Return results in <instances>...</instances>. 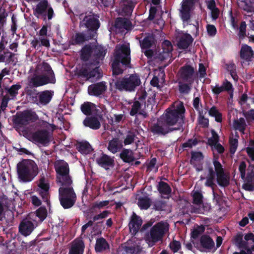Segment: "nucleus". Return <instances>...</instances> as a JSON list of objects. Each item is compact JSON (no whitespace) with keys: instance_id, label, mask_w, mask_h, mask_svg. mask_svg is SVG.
I'll return each mask as SVG.
<instances>
[{"instance_id":"bf43d9fd","label":"nucleus","mask_w":254,"mask_h":254,"mask_svg":"<svg viewBox=\"0 0 254 254\" xmlns=\"http://www.w3.org/2000/svg\"><path fill=\"white\" fill-rule=\"evenodd\" d=\"M192 203L194 204L200 205L203 203V195L200 192L195 191L192 195Z\"/></svg>"},{"instance_id":"f257e3e1","label":"nucleus","mask_w":254,"mask_h":254,"mask_svg":"<svg viewBox=\"0 0 254 254\" xmlns=\"http://www.w3.org/2000/svg\"><path fill=\"white\" fill-rule=\"evenodd\" d=\"M130 50L129 45L123 44L117 49L112 64L113 75L115 76L111 86L114 84L116 90L120 92H131L135 90L140 83L139 76L136 74H131L124 77H117L116 76L123 73L124 70L131 67Z\"/></svg>"},{"instance_id":"a878e982","label":"nucleus","mask_w":254,"mask_h":254,"mask_svg":"<svg viewBox=\"0 0 254 254\" xmlns=\"http://www.w3.org/2000/svg\"><path fill=\"white\" fill-rule=\"evenodd\" d=\"M123 141L118 137L113 138L108 142V149L113 154L119 152L123 148Z\"/></svg>"},{"instance_id":"f704fd0d","label":"nucleus","mask_w":254,"mask_h":254,"mask_svg":"<svg viewBox=\"0 0 254 254\" xmlns=\"http://www.w3.org/2000/svg\"><path fill=\"white\" fill-rule=\"evenodd\" d=\"M193 83V82H191V81H179L178 90L180 93L184 95L190 93L192 89Z\"/></svg>"},{"instance_id":"2eb2a0df","label":"nucleus","mask_w":254,"mask_h":254,"mask_svg":"<svg viewBox=\"0 0 254 254\" xmlns=\"http://www.w3.org/2000/svg\"><path fill=\"white\" fill-rule=\"evenodd\" d=\"M193 244L200 252H210L214 247L215 243L211 237L208 235H202L199 239V247L198 244Z\"/></svg>"},{"instance_id":"774afa93","label":"nucleus","mask_w":254,"mask_h":254,"mask_svg":"<svg viewBox=\"0 0 254 254\" xmlns=\"http://www.w3.org/2000/svg\"><path fill=\"white\" fill-rule=\"evenodd\" d=\"M243 115L248 122L254 121V109H251L248 111L244 112Z\"/></svg>"},{"instance_id":"aec40b11","label":"nucleus","mask_w":254,"mask_h":254,"mask_svg":"<svg viewBox=\"0 0 254 254\" xmlns=\"http://www.w3.org/2000/svg\"><path fill=\"white\" fill-rule=\"evenodd\" d=\"M96 162L99 166L106 170L114 166V157H111L103 153L100 157L96 159Z\"/></svg>"},{"instance_id":"864d4df0","label":"nucleus","mask_w":254,"mask_h":254,"mask_svg":"<svg viewBox=\"0 0 254 254\" xmlns=\"http://www.w3.org/2000/svg\"><path fill=\"white\" fill-rule=\"evenodd\" d=\"M78 77H83L86 80L89 79V67L87 65L82 66L77 71Z\"/></svg>"},{"instance_id":"4be33fe9","label":"nucleus","mask_w":254,"mask_h":254,"mask_svg":"<svg viewBox=\"0 0 254 254\" xmlns=\"http://www.w3.org/2000/svg\"><path fill=\"white\" fill-rule=\"evenodd\" d=\"M33 219L36 220L37 224L42 222L47 216V210L45 206H41L35 212L28 214Z\"/></svg>"},{"instance_id":"69168bd1","label":"nucleus","mask_w":254,"mask_h":254,"mask_svg":"<svg viewBox=\"0 0 254 254\" xmlns=\"http://www.w3.org/2000/svg\"><path fill=\"white\" fill-rule=\"evenodd\" d=\"M230 152L234 154L238 147V140L236 138H231L230 139Z\"/></svg>"},{"instance_id":"a19ab883","label":"nucleus","mask_w":254,"mask_h":254,"mask_svg":"<svg viewBox=\"0 0 254 254\" xmlns=\"http://www.w3.org/2000/svg\"><path fill=\"white\" fill-rule=\"evenodd\" d=\"M233 126L236 130H238L244 134L247 125L244 118H240L239 120L234 121Z\"/></svg>"},{"instance_id":"680f3d73","label":"nucleus","mask_w":254,"mask_h":254,"mask_svg":"<svg viewBox=\"0 0 254 254\" xmlns=\"http://www.w3.org/2000/svg\"><path fill=\"white\" fill-rule=\"evenodd\" d=\"M212 137L208 139V143L210 145L213 146L214 144L218 143L219 141V136L214 130H211Z\"/></svg>"},{"instance_id":"052dcab7","label":"nucleus","mask_w":254,"mask_h":254,"mask_svg":"<svg viewBox=\"0 0 254 254\" xmlns=\"http://www.w3.org/2000/svg\"><path fill=\"white\" fill-rule=\"evenodd\" d=\"M22 87L19 84L12 85L8 89V93L11 97H15L18 94V91Z\"/></svg>"},{"instance_id":"2f4dec72","label":"nucleus","mask_w":254,"mask_h":254,"mask_svg":"<svg viewBox=\"0 0 254 254\" xmlns=\"http://www.w3.org/2000/svg\"><path fill=\"white\" fill-rule=\"evenodd\" d=\"M76 149L82 154H88L93 150L91 145L86 141L77 142L76 144Z\"/></svg>"},{"instance_id":"20e7f679","label":"nucleus","mask_w":254,"mask_h":254,"mask_svg":"<svg viewBox=\"0 0 254 254\" xmlns=\"http://www.w3.org/2000/svg\"><path fill=\"white\" fill-rule=\"evenodd\" d=\"M18 179L23 182L32 181L38 175V166L34 161L23 159L17 164Z\"/></svg>"},{"instance_id":"338daca9","label":"nucleus","mask_w":254,"mask_h":254,"mask_svg":"<svg viewBox=\"0 0 254 254\" xmlns=\"http://www.w3.org/2000/svg\"><path fill=\"white\" fill-rule=\"evenodd\" d=\"M163 52L169 53L172 51L173 46L171 42L169 40H164L162 43Z\"/></svg>"},{"instance_id":"9d476101","label":"nucleus","mask_w":254,"mask_h":254,"mask_svg":"<svg viewBox=\"0 0 254 254\" xmlns=\"http://www.w3.org/2000/svg\"><path fill=\"white\" fill-rule=\"evenodd\" d=\"M99 16L97 14L86 15L82 21L80 23V26L83 25L89 30V33L92 34L95 37L97 36V31L100 26L99 20Z\"/></svg>"},{"instance_id":"473e14b6","label":"nucleus","mask_w":254,"mask_h":254,"mask_svg":"<svg viewBox=\"0 0 254 254\" xmlns=\"http://www.w3.org/2000/svg\"><path fill=\"white\" fill-rule=\"evenodd\" d=\"M120 157L124 162L128 163L133 162L135 159L133 152L130 149L124 148L120 154Z\"/></svg>"},{"instance_id":"7ed1b4c3","label":"nucleus","mask_w":254,"mask_h":254,"mask_svg":"<svg viewBox=\"0 0 254 254\" xmlns=\"http://www.w3.org/2000/svg\"><path fill=\"white\" fill-rule=\"evenodd\" d=\"M106 53L107 49L102 45L88 44L82 48L80 57L84 62L90 60L91 64L98 65L104 60Z\"/></svg>"},{"instance_id":"ea45409f","label":"nucleus","mask_w":254,"mask_h":254,"mask_svg":"<svg viewBox=\"0 0 254 254\" xmlns=\"http://www.w3.org/2000/svg\"><path fill=\"white\" fill-rule=\"evenodd\" d=\"M22 112L28 124L31 123H34L38 120V116L34 111L31 110H26Z\"/></svg>"},{"instance_id":"72a5a7b5","label":"nucleus","mask_w":254,"mask_h":254,"mask_svg":"<svg viewBox=\"0 0 254 254\" xmlns=\"http://www.w3.org/2000/svg\"><path fill=\"white\" fill-rule=\"evenodd\" d=\"M84 248V243L82 240L75 242L71 245L69 254H83Z\"/></svg>"},{"instance_id":"b1692460","label":"nucleus","mask_w":254,"mask_h":254,"mask_svg":"<svg viewBox=\"0 0 254 254\" xmlns=\"http://www.w3.org/2000/svg\"><path fill=\"white\" fill-rule=\"evenodd\" d=\"M232 88V83L225 79L221 86L216 84L215 86L211 85L212 93L215 95H219L221 93L229 91Z\"/></svg>"},{"instance_id":"f3484780","label":"nucleus","mask_w":254,"mask_h":254,"mask_svg":"<svg viewBox=\"0 0 254 254\" xmlns=\"http://www.w3.org/2000/svg\"><path fill=\"white\" fill-rule=\"evenodd\" d=\"M142 224L141 218L133 212L128 224L129 231L132 235L134 236L137 233Z\"/></svg>"},{"instance_id":"0eeeda50","label":"nucleus","mask_w":254,"mask_h":254,"mask_svg":"<svg viewBox=\"0 0 254 254\" xmlns=\"http://www.w3.org/2000/svg\"><path fill=\"white\" fill-rule=\"evenodd\" d=\"M56 172V181L60 185H72L71 177L69 175V167L63 160L57 161L54 165Z\"/></svg>"},{"instance_id":"de8ad7c7","label":"nucleus","mask_w":254,"mask_h":254,"mask_svg":"<svg viewBox=\"0 0 254 254\" xmlns=\"http://www.w3.org/2000/svg\"><path fill=\"white\" fill-rule=\"evenodd\" d=\"M142 105L141 103L139 101H134L133 104L131 105V109L129 111V115L131 116H136L135 121L137 119V115L141 110Z\"/></svg>"},{"instance_id":"7c9ffc66","label":"nucleus","mask_w":254,"mask_h":254,"mask_svg":"<svg viewBox=\"0 0 254 254\" xmlns=\"http://www.w3.org/2000/svg\"><path fill=\"white\" fill-rule=\"evenodd\" d=\"M12 122L15 127L18 128L29 125L22 112L17 113L13 116Z\"/></svg>"},{"instance_id":"f8f14e48","label":"nucleus","mask_w":254,"mask_h":254,"mask_svg":"<svg viewBox=\"0 0 254 254\" xmlns=\"http://www.w3.org/2000/svg\"><path fill=\"white\" fill-rule=\"evenodd\" d=\"M199 1L195 0H183L180 10V15L183 22H188L191 17V13L194 8L195 4Z\"/></svg>"},{"instance_id":"79ce46f5","label":"nucleus","mask_w":254,"mask_h":254,"mask_svg":"<svg viewBox=\"0 0 254 254\" xmlns=\"http://www.w3.org/2000/svg\"><path fill=\"white\" fill-rule=\"evenodd\" d=\"M157 190L160 193L164 195H168L171 192V188L166 182L160 181L157 186Z\"/></svg>"},{"instance_id":"3c124183","label":"nucleus","mask_w":254,"mask_h":254,"mask_svg":"<svg viewBox=\"0 0 254 254\" xmlns=\"http://www.w3.org/2000/svg\"><path fill=\"white\" fill-rule=\"evenodd\" d=\"M216 174H207L206 177V182H205V186L207 187H210L212 190H214L216 186L215 184Z\"/></svg>"},{"instance_id":"cd10ccee","label":"nucleus","mask_w":254,"mask_h":254,"mask_svg":"<svg viewBox=\"0 0 254 254\" xmlns=\"http://www.w3.org/2000/svg\"><path fill=\"white\" fill-rule=\"evenodd\" d=\"M240 55L242 59L250 62L254 57V53L250 46L247 45H244L241 47Z\"/></svg>"},{"instance_id":"412c9836","label":"nucleus","mask_w":254,"mask_h":254,"mask_svg":"<svg viewBox=\"0 0 254 254\" xmlns=\"http://www.w3.org/2000/svg\"><path fill=\"white\" fill-rule=\"evenodd\" d=\"M193 38L190 34L185 33L178 38L177 46L180 49L186 50L192 44Z\"/></svg>"},{"instance_id":"ddd939ff","label":"nucleus","mask_w":254,"mask_h":254,"mask_svg":"<svg viewBox=\"0 0 254 254\" xmlns=\"http://www.w3.org/2000/svg\"><path fill=\"white\" fill-rule=\"evenodd\" d=\"M37 187V191L41 196L43 201L46 202L48 206L49 205L50 183L49 180L46 179L44 176H41L38 181Z\"/></svg>"},{"instance_id":"4c0bfd02","label":"nucleus","mask_w":254,"mask_h":254,"mask_svg":"<svg viewBox=\"0 0 254 254\" xmlns=\"http://www.w3.org/2000/svg\"><path fill=\"white\" fill-rule=\"evenodd\" d=\"M25 94L29 101L34 104H37L39 94L36 89L27 87L25 89Z\"/></svg>"},{"instance_id":"e2e57ef3","label":"nucleus","mask_w":254,"mask_h":254,"mask_svg":"<svg viewBox=\"0 0 254 254\" xmlns=\"http://www.w3.org/2000/svg\"><path fill=\"white\" fill-rule=\"evenodd\" d=\"M170 249L174 253L178 252L181 248V243L175 240H173L169 244Z\"/></svg>"},{"instance_id":"a211bd4d","label":"nucleus","mask_w":254,"mask_h":254,"mask_svg":"<svg viewBox=\"0 0 254 254\" xmlns=\"http://www.w3.org/2000/svg\"><path fill=\"white\" fill-rule=\"evenodd\" d=\"M95 37L92 34L89 33V30H85L82 32L76 33L71 40V44L73 45H81L85 42L94 39Z\"/></svg>"},{"instance_id":"49530a36","label":"nucleus","mask_w":254,"mask_h":254,"mask_svg":"<svg viewBox=\"0 0 254 254\" xmlns=\"http://www.w3.org/2000/svg\"><path fill=\"white\" fill-rule=\"evenodd\" d=\"M226 70L230 72L231 76L234 81H238V76L236 72V65L232 62L225 64Z\"/></svg>"},{"instance_id":"c85d7f7f","label":"nucleus","mask_w":254,"mask_h":254,"mask_svg":"<svg viewBox=\"0 0 254 254\" xmlns=\"http://www.w3.org/2000/svg\"><path fill=\"white\" fill-rule=\"evenodd\" d=\"M109 250L110 245L105 238L100 237L96 239L95 251L97 253H100Z\"/></svg>"},{"instance_id":"603ef678","label":"nucleus","mask_w":254,"mask_h":254,"mask_svg":"<svg viewBox=\"0 0 254 254\" xmlns=\"http://www.w3.org/2000/svg\"><path fill=\"white\" fill-rule=\"evenodd\" d=\"M205 231V227L203 225H198L194 228L191 232V237L196 239Z\"/></svg>"},{"instance_id":"423d86ee","label":"nucleus","mask_w":254,"mask_h":254,"mask_svg":"<svg viewBox=\"0 0 254 254\" xmlns=\"http://www.w3.org/2000/svg\"><path fill=\"white\" fill-rule=\"evenodd\" d=\"M59 199L61 205L64 209L72 207L76 200V195L72 185H60Z\"/></svg>"},{"instance_id":"c03bdc74","label":"nucleus","mask_w":254,"mask_h":254,"mask_svg":"<svg viewBox=\"0 0 254 254\" xmlns=\"http://www.w3.org/2000/svg\"><path fill=\"white\" fill-rule=\"evenodd\" d=\"M151 204V200L147 196L139 197L138 199L137 205L141 209H147Z\"/></svg>"},{"instance_id":"6e6d98bb","label":"nucleus","mask_w":254,"mask_h":254,"mask_svg":"<svg viewBox=\"0 0 254 254\" xmlns=\"http://www.w3.org/2000/svg\"><path fill=\"white\" fill-rule=\"evenodd\" d=\"M136 136V134L134 131H129L124 141L125 145H127L132 143L135 140Z\"/></svg>"},{"instance_id":"9b49d317","label":"nucleus","mask_w":254,"mask_h":254,"mask_svg":"<svg viewBox=\"0 0 254 254\" xmlns=\"http://www.w3.org/2000/svg\"><path fill=\"white\" fill-rule=\"evenodd\" d=\"M36 220L33 219L29 214L20 222L18 230L21 235L25 237L29 236L38 226Z\"/></svg>"},{"instance_id":"5fc2aeb1","label":"nucleus","mask_w":254,"mask_h":254,"mask_svg":"<svg viewBox=\"0 0 254 254\" xmlns=\"http://www.w3.org/2000/svg\"><path fill=\"white\" fill-rule=\"evenodd\" d=\"M218 157L217 158H214L213 160V164L214 167L215 171L216 174H219L225 172L224 169L221 164V163L218 160Z\"/></svg>"},{"instance_id":"c756f323","label":"nucleus","mask_w":254,"mask_h":254,"mask_svg":"<svg viewBox=\"0 0 254 254\" xmlns=\"http://www.w3.org/2000/svg\"><path fill=\"white\" fill-rule=\"evenodd\" d=\"M115 26L117 29H124L129 30L132 28V23L127 18L118 17L115 21Z\"/></svg>"},{"instance_id":"bb28decb","label":"nucleus","mask_w":254,"mask_h":254,"mask_svg":"<svg viewBox=\"0 0 254 254\" xmlns=\"http://www.w3.org/2000/svg\"><path fill=\"white\" fill-rule=\"evenodd\" d=\"M83 125L94 130L98 129L101 127V124L96 117H87L83 122Z\"/></svg>"},{"instance_id":"4d7b16f0","label":"nucleus","mask_w":254,"mask_h":254,"mask_svg":"<svg viewBox=\"0 0 254 254\" xmlns=\"http://www.w3.org/2000/svg\"><path fill=\"white\" fill-rule=\"evenodd\" d=\"M157 162V159L155 157L151 159L150 161L147 164V170L148 171H151L155 168L154 172L156 173L158 170L159 166H156Z\"/></svg>"},{"instance_id":"6ab92c4d","label":"nucleus","mask_w":254,"mask_h":254,"mask_svg":"<svg viewBox=\"0 0 254 254\" xmlns=\"http://www.w3.org/2000/svg\"><path fill=\"white\" fill-rule=\"evenodd\" d=\"M107 89L105 82H100L92 84L88 87V92L90 95L98 97L103 94Z\"/></svg>"},{"instance_id":"5701e85b","label":"nucleus","mask_w":254,"mask_h":254,"mask_svg":"<svg viewBox=\"0 0 254 254\" xmlns=\"http://www.w3.org/2000/svg\"><path fill=\"white\" fill-rule=\"evenodd\" d=\"M156 40L152 34H148L142 40H139L140 46L142 50L148 49L156 46Z\"/></svg>"},{"instance_id":"0e129e2a","label":"nucleus","mask_w":254,"mask_h":254,"mask_svg":"<svg viewBox=\"0 0 254 254\" xmlns=\"http://www.w3.org/2000/svg\"><path fill=\"white\" fill-rule=\"evenodd\" d=\"M247 24L245 21L241 22L239 28L238 36L240 39H243L246 36Z\"/></svg>"},{"instance_id":"4468645a","label":"nucleus","mask_w":254,"mask_h":254,"mask_svg":"<svg viewBox=\"0 0 254 254\" xmlns=\"http://www.w3.org/2000/svg\"><path fill=\"white\" fill-rule=\"evenodd\" d=\"M49 83H55L52 80L44 74L35 73L29 79V85L33 88H37L47 85Z\"/></svg>"},{"instance_id":"e433bc0d","label":"nucleus","mask_w":254,"mask_h":254,"mask_svg":"<svg viewBox=\"0 0 254 254\" xmlns=\"http://www.w3.org/2000/svg\"><path fill=\"white\" fill-rule=\"evenodd\" d=\"M216 180L219 186L222 187H227L230 184L229 177L225 172L216 175Z\"/></svg>"},{"instance_id":"393cba45","label":"nucleus","mask_w":254,"mask_h":254,"mask_svg":"<svg viewBox=\"0 0 254 254\" xmlns=\"http://www.w3.org/2000/svg\"><path fill=\"white\" fill-rule=\"evenodd\" d=\"M38 94L39 96H38V99L37 104L46 105L51 101L54 92L51 90H45L39 92Z\"/></svg>"},{"instance_id":"a18cd8bd","label":"nucleus","mask_w":254,"mask_h":254,"mask_svg":"<svg viewBox=\"0 0 254 254\" xmlns=\"http://www.w3.org/2000/svg\"><path fill=\"white\" fill-rule=\"evenodd\" d=\"M208 114L210 116L214 117L217 122H222V114L218 111L216 106H213L209 109Z\"/></svg>"},{"instance_id":"6e6552de","label":"nucleus","mask_w":254,"mask_h":254,"mask_svg":"<svg viewBox=\"0 0 254 254\" xmlns=\"http://www.w3.org/2000/svg\"><path fill=\"white\" fill-rule=\"evenodd\" d=\"M33 14L44 21H50L55 16L54 9L48 0H39L33 8Z\"/></svg>"},{"instance_id":"c9c22d12","label":"nucleus","mask_w":254,"mask_h":254,"mask_svg":"<svg viewBox=\"0 0 254 254\" xmlns=\"http://www.w3.org/2000/svg\"><path fill=\"white\" fill-rule=\"evenodd\" d=\"M80 109L85 115L90 116L96 109V105L91 102H85L81 105Z\"/></svg>"},{"instance_id":"1a4fd4ad","label":"nucleus","mask_w":254,"mask_h":254,"mask_svg":"<svg viewBox=\"0 0 254 254\" xmlns=\"http://www.w3.org/2000/svg\"><path fill=\"white\" fill-rule=\"evenodd\" d=\"M27 138L35 144H40L47 146L51 141L50 132L46 129H38L35 131L30 132Z\"/></svg>"},{"instance_id":"13d9d810","label":"nucleus","mask_w":254,"mask_h":254,"mask_svg":"<svg viewBox=\"0 0 254 254\" xmlns=\"http://www.w3.org/2000/svg\"><path fill=\"white\" fill-rule=\"evenodd\" d=\"M190 154L191 159L190 162L191 164H192L193 161H199L203 159L204 156L201 152L191 151Z\"/></svg>"},{"instance_id":"8fccbe9b","label":"nucleus","mask_w":254,"mask_h":254,"mask_svg":"<svg viewBox=\"0 0 254 254\" xmlns=\"http://www.w3.org/2000/svg\"><path fill=\"white\" fill-rule=\"evenodd\" d=\"M201 142V140L197 139V138L189 139L186 142L182 144L181 146L183 149L186 148H191L193 146H195L199 143Z\"/></svg>"},{"instance_id":"37998d69","label":"nucleus","mask_w":254,"mask_h":254,"mask_svg":"<svg viewBox=\"0 0 254 254\" xmlns=\"http://www.w3.org/2000/svg\"><path fill=\"white\" fill-rule=\"evenodd\" d=\"M42 67L43 71L45 72L42 73L47 76L50 79H51L52 80L53 79L54 82L55 83L56 79L55 74L50 64L46 62H43L42 64Z\"/></svg>"},{"instance_id":"09e8293b","label":"nucleus","mask_w":254,"mask_h":254,"mask_svg":"<svg viewBox=\"0 0 254 254\" xmlns=\"http://www.w3.org/2000/svg\"><path fill=\"white\" fill-rule=\"evenodd\" d=\"M125 250L128 254H139L142 251V248L140 245L135 244L133 246H126Z\"/></svg>"},{"instance_id":"39448f33","label":"nucleus","mask_w":254,"mask_h":254,"mask_svg":"<svg viewBox=\"0 0 254 254\" xmlns=\"http://www.w3.org/2000/svg\"><path fill=\"white\" fill-rule=\"evenodd\" d=\"M169 225L166 221H161L156 223L146 232L144 236V240L149 247H152L157 243L162 242L163 238L169 231Z\"/></svg>"},{"instance_id":"f03ea898","label":"nucleus","mask_w":254,"mask_h":254,"mask_svg":"<svg viewBox=\"0 0 254 254\" xmlns=\"http://www.w3.org/2000/svg\"><path fill=\"white\" fill-rule=\"evenodd\" d=\"M186 109L183 102L174 103L165 110L161 121L153 124L150 131L154 135L165 136L174 131H183Z\"/></svg>"},{"instance_id":"58836bf2","label":"nucleus","mask_w":254,"mask_h":254,"mask_svg":"<svg viewBox=\"0 0 254 254\" xmlns=\"http://www.w3.org/2000/svg\"><path fill=\"white\" fill-rule=\"evenodd\" d=\"M124 3L123 8V11L127 14H130L136 4L134 0H122Z\"/></svg>"},{"instance_id":"dca6fc26","label":"nucleus","mask_w":254,"mask_h":254,"mask_svg":"<svg viewBox=\"0 0 254 254\" xmlns=\"http://www.w3.org/2000/svg\"><path fill=\"white\" fill-rule=\"evenodd\" d=\"M180 77L183 81H194V69L189 64H185L180 69Z\"/></svg>"}]
</instances>
